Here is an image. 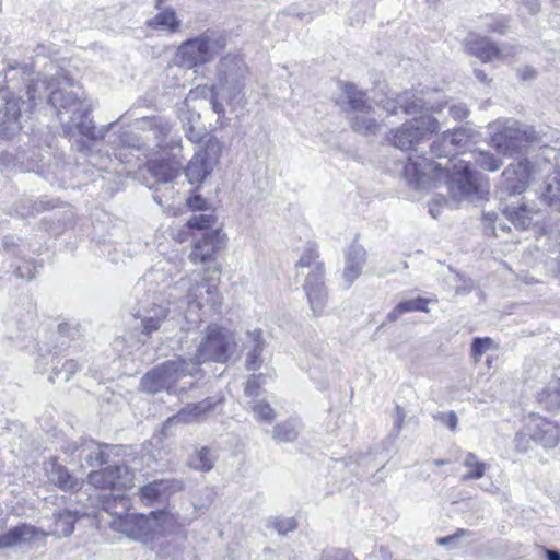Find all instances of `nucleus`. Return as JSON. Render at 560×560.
Here are the masks:
<instances>
[{
	"mask_svg": "<svg viewBox=\"0 0 560 560\" xmlns=\"http://www.w3.org/2000/svg\"><path fill=\"white\" fill-rule=\"evenodd\" d=\"M492 346L493 341L489 337L475 338L471 343V355L474 357L475 361L479 362L481 357L486 353L487 350L491 349Z\"/></svg>",
	"mask_w": 560,
	"mask_h": 560,
	"instance_id": "obj_46",
	"label": "nucleus"
},
{
	"mask_svg": "<svg viewBox=\"0 0 560 560\" xmlns=\"http://www.w3.org/2000/svg\"><path fill=\"white\" fill-rule=\"evenodd\" d=\"M303 289L314 315H322L327 302L323 262H315L314 268L306 273Z\"/></svg>",
	"mask_w": 560,
	"mask_h": 560,
	"instance_id": "obj_16",
	"label": "nucleus"
},
{
	"mask_svg": "<svg viewBox=\"0 0 560 560\" xmlns=\"http://www.w3.org/2000/svg\"><path fill=\"white\" fill-rule=\"evenodd\" d=\"M78 517L71 511L65 510L55 515L52 534L57 537H67L72 534Z\"/></svg>",
	"mask_w": 560,
	"mask_h": 560,
	"instance_id": "obj_36",
	"label": "nucleus"
},
{
	"mask_svg": "<svg viewBox=\"0 0 560 560\" xmlns=\"http://www.w3.org/2000/svg\"><path fill=\"white\" fill-rule=\"evenodd\" d=\"M376 557H378L381 560H392V556L383 547L378 549ZM353 560L357 559L353 557Z\"/></svg>",
	"mask_w": 560,
	"mask_h": 560,
	"instance_id": "obj_62",
	"label": "nucleus"
},
{
	"mask_svg": "<svg viewBox=\"0 0 560 560\" xmlns=\"http://www.w3.org/2000/svg\"><path fill=\"white\" fill-rule=\"evenodd\" d=\"M483 218L487 222H489V224H491V229H492V233L493 235H498V229H500L501 231L505 232L506 230H510V228H508L505 224H502V223H499L497 225V220L499 219V214L494 211H487L483 213Z\"/></svg>",
	"mask_w": 560,
	"mask_h": 560,
	"instance_id": "obj_52",
	"label": "nucleus"
},
{
	"mask_svg": "<svg viewBox=\"0 0 560 560\" xmlns=\"http://www.w3.org/2000/svg\"><path fill=\"white\" fill-rule=\"evenodd\" d=\"M191 209L201 210L206 207L207 201L201 196L190 197L187 201Z\"/></svg>",
	"mask_w": 560,
	"mask_h": 560,
	"instance_id": "obj_57",
	"label": "nucleus"
},
{
	"mask_svg": "<svg viewBox=\"0 0 560 560\" xmlns=\"http://www.w3.org/2000/svg\"><path fill=\"white\" fill-rule=\"evenodd\" d=\"M366 260V252L358 245H352L346 255V266L343 269V279L346 288H349L361 275Z\"/></svg>",
	"mask_w": 560,
	"mask_h": 560,
	"instance_id": "obj_27",
	"label": "nucleus"
},
{
	"mask_svg": "<svg viewBox=\"0 0 560 560\" xmlns=\"http://www.w3.org/2000/svg\"><path fill=\"white\" fill-rule=\"evenodd\" d=\"M318 253L313 244H308L302 255L300 256L299 260L295 264V268L298 270H303L304 268H307L308 271L314 268L315 262H319L318 260Z\"/></svg>",
	"mask_w": 560,
	"mask_h": 560,
	"instance_id": "obj_43",
	"label": "nucleus"
},
{
	"mask_svg": "<svg viewBox=\"0 0 560 560\" xmlns=\"http://www.w3.org/2000/svg\"><path fill=\"white\" fill-rule=\"evenodd\" d=\"M49 103L57 109L60 121L66 118L63 114L77 115V113H85L91 110V105L82 100L78 93L68 90L52 91L48 98Z\"/></svg>",
	"mask_w": 560,
	"mask_h": 560,
	"instance_id": "obj_18",
	"label": "nucleus"
},
{
	"mask_svg": "<svg viewBox=\"0 0 560 560\" xmlns=\"http://www.w3.org/2000/svg\"><path fill=\"white\" fill-rule=\"evenodd\" d=\"M79 370V364L74 360H67L62 368H58L57 365H54V374L49 376V381L51 383L55 382V378L58 377L61 373L65 374L63 381L68 382L70 377Z\"/></svg>",
	"mask_w": 560,
	"mask_h": 560,
	"instance_id": "obj_47",
	"label": "nucleus"
},
{
	"mask_svg": "<svg viewBox=\"0 0 560 560\" xmlns=\"http://www.w3.org/2000/svg\"><path fill=\"white\" fill-rule=\"evenodd\" d=\"M260 375H250L246 382V386L244 389L245 395L250 398V400L260 399V384H259Z\"/></svg>",
	"mask_w": 560,
	"mask_h": 560,
	"instance_id": "obj_49",
	"label": "nucleus"
},
{
	"mask_svg": "<svg viewBox=\"0 0 560 560\" xmlns=\"http://www.w3.org/2000/svg\"><path fill=\"white\" fill-rule=\"evenodd\" d=\"M108 446L101 445L93 440L84 441L75 451L79 458L86 463L89 467H98L108 462V455L104 448Z\"/></svg>",
	"mask_w": 560,
	"mask_h": 560,
	"instance_id": "obj_29",
	"label": "nucleus"
},
{
	"mask_svg": "<svg viewBox=\"0 0 560 560\" xmlns=\"http://www.w3.org/2000/svg\"><path fill=\"white\" fill-rule=\"evenodd\" d=\"M529 435L544 447L553 448L560 441V428L541 417H533L528 425Z\"/></svg>",
	"mask_w": 560,
	"mask_h": 560,
	"instance_id": "obj_22",
	"label": "nucleus"
},
{
	"mask_svg": "<svg viewBox=\"0 0 560 560\" xmlns=\"http://www.w3.org/2000/svg\"><path fill=\"white\" fill-rule=\"evenodd\" d=\"M439 92H419L411 93L406 92L404 95H400L397 100H382L380 101L382 107L390 115L397 114L398 107L402 108L404 113L407 115L422 113L424 110L438 112L441 110L443 105L438 102Z\"/></svg>",
	"mask_w": 560,
	"mask_h": 560,
	"instance_id": "obj_12",
	"label": "nucleus"
},
{
	"mask_svg": "<svg viewBox=\"0 0 560 560\" xmlns=\"http://www.w3.org/2000/svg\"><path fill=\"white\" fill-rule=\"evenodd\" d=\"M189 465L197 470H210L213 466V457L211 456L210 450L208 447H202L197 451L190 456Z\"/></svg>",
	"mask_w": 560,
	"mask_h": 560,
	"instance_id": "obj_41",
	"label": "nucleus"
},
{
	"mask_svg": "<svg viewBox=\"0 0 560 560\" xmlns=\"http://www.w3.org/2000/svg\"><path fill=\"white\" fill-rule=\"evenodd\" d=\"M497 131L491 137L492 145L505 155L521 153L534 140V129L516 120L508 119L491 125Z\"/></svg>",
	"mask_w": 560,
	"mask_h": 560,
	"instance_id": "obj_8",
	"label": "nucleus"
},
{
	"mask_svg": "<svg viewBox=\"0 0 560 560\" xmlns=\"http://www.w3.org/2000/svg\"><path fill=\"white\" fill-rule=\"evenodd\" d=\"M147 25L154 30H163L174 33L178 31L180 21L177 19L175 11L167 8L158 13L153 19L149 20Z\"/></svg>",
	"mask_w": 560,
	"mask_h": 560,
	"instance_id": "obj_33",
	"label": "nucleus"
},
{
	"mask_svg": "<svg viewBox=\"0 0 560 560\" xmlns=\"http://www.w3.org/2000/svg\"><path fill=\"white\" fill-rule=\"evenodd\" d=\"M470 156L474 160H468L469 166H471V164L475 163L476 165L480 166L482 170L489 171V172H495V171L500 170L502 166V161L500 159L495 158L490 152L479 151V152L471 153ZM469 172L474 173L476 175V179H477V190L469 196V197H471L475 194H478V191H479L480 174L472 171L471 167H469Z\"/></svg>",
	"mask_w": 560,
	"mask_h": 560,
	"instance_id": "obj_30",
	"label": "nucleus"
},
{
	"mask_svg": "<svg viewBox=\"0 0 560 560\" xmlns=\"http://www.w3.org/2000/svg\"><path fill=\"white\" fill-rule=\"evenodd\" d=\"M465 49L469 55L483 62L508 61L517 52V48L513 45L503 44L498 46L488 37L475 33L469 34L466 38Z\"/></svg>",
	"mask_w": 560,
	"mask_h": 560,
	"instance_id": "obj_14",
	"label": "nucleus"
},
{
	"mask_svg": "<svg viewBox=\"0 0 560 560\" xmlns=\"http://www.w3.org/2000/svg\"><path fill=\"white\" fill-rule=\"evenodd\" d=\"M463 465L468 469V471L462 476V481H467L469 479H480L485 476L486 470L489 468V465L479 460L474 453H468L465 456Z\"/></svg>",
	"mask_w": 560,
	"mask_h": 560,
	"instance_id": "obj_39",
	"label": "nucleus"
},
{
	"mask_svg": "<svg viewBox=\"0 0 560 560\" xmlns=\"http://www.w3.org/2000/svg\"><path fill=\"white\" fill-rule=\"evenodd\" d=\"M542 551L546 555L547 560H560V552L542 547Z\"/></svg>",
	"mask_w": 560,
	"mask_h": 560,
	"instance_id": "obj_60",
	"label": "nucleus"
},
{
	"mask_svg": "<svg viewBox=\"0 0 560 560\" xmlns=\"http://www.w3.org/2000/svg\"><path fill=\"white\" fill-rule=\"evenodd\" d=\"M537 153L530 159L510 164L502 173L501 189L510 195H520L532 180L541 178L544 163H535Z\"/></svg>",
	"mask_w": 560,
	"mask_h": 560,
	"instance_id": "obj_10",
	"label": "nucleus"
},
{
	"mask_svg": "<svg viewBox=\"0 0 560 560\" xmlns=\"http://www.w3.org/2000/svg\"><path fill=\"white\" fill-rule=\"evenodd\" d=\"M35 86L30 84L26 91L27 101L15 98L8 94L3 95L2 100L5 101V103L0 106V129H9L12 124L18 122L23 110L31 112L35 106Z\"/></svg>",
	"mask_w": 560,
	"mask_h": 560,
	"instance_id": "obj_17",
	"label": "nucleus"
},
{
	"mask_svg": "<svg viewBox=\"0 0 560 560\" xmlns=\"http://www.w3.org/2000/svg\"><path fill=\"white\" fill-rule=\"evenodd\" d=\"M489 31L490 32H494V33L503 34L504 33V26H503V24H497V25H493V26H489Z\"/></svg>",
	"mask_w": 560,
	"mask_h": 560,
	"instance_id": "obj_63",
	"label": "nucleus"
},
{
	"mask_svg": "<svg viewBox=\"0 0 560 560\" xmlns=\"http://www.w3.org/2000/svg\"><path fill=\"white\" fill-rule=\"evenodd\" d=\"M342 91L348 98V103L351 108L357 113H363L368 108H371L366 105L365 93L359 91L357 86L352 83H345L342 85Z\"/></svg>",
	"mask_w": 560,
	"mask_h": 560,
	"instance_id": "obj_40",
	"label": "nucleus"
},
{
	"mask_svg": "<svg viewBox=\"0 0 560 560\" xmlns=\"http://www.w3.org/2000/svg\"><path fill=\"white\" fill-rule=\"evenodd\" d=\"M265 346L266 342L262 338V331L260 329H255L246 334L244 347L247 350L245 360V366L247 371H256L261 366L264 362L261 353L265 349Z\"/></svg>",
	"mask_w": 560,
	"mask_h": 560,
	"instance_id": "obj_26",
	"label": "nucleus"
},
{
	"mask_svg": "<svg viewBox=\"0 0 560 560\" xmlns=\"http://www.w3.org/2000/svg\"><path fill=\"white\" fill-rule=\"evenodd\" d=\"M405 417H406V413H405V410L402 409V407L397 406L396 407V424H395V428H396L398 433L400 432V430L402 428V423H404Z\"/></svg>",
	"mask_w": 560,
	"mask_h": 560,
	"instance_id": "obj_59",
	"label": "nucleus"
},
{
	"mask_svg": "<svg viewBox=\"0 0 560 560\" xmlns=\"http://www.w3.org/2000/svg\"><path fill=\"white\" fill-rule=\"evenodd\" d=\"M471 137V131L467 130L466 128H457L454 129L453 131L444 132L441 139L434 141L431 144V153L438 158L445 156L447 158V160H463L462 158L458 156L459 152H452L451 148L466 145Z\"/></svg>",
	"mask_w": 560,
	"mask_h": 560,
	"instance_id": "obj_19",
	"label": "nucleus"
},
{
	"mask_svg": "<svg viewBox=\"0 0 560 560\" xmlns=\"http://www.w3.org/2000/svg\"><path fill=\"white\" fill-rule=\"evenodd\" d=\"M299 436L298 423L293 420H287L277 423L272 430V438L277 443H291Z\"/></svg>",
	"mask_w": 560,
	"mask_h": 560,
	"instance_id": "obj_37",
	"label": "nucleus"
},
{
	"mask_svg": "<svg viewBox=\"0 0 560 560\" xmlns=\"http://www.w3.org/2000/svg\"><path fill=\"white\" fill-rule=\"evenodd\" d=\"M152 127L158 130L159 136L165 137L171 132L172 126L161 119H152Z\"/></svg>",
	"mask_w": 560,
	"mask_h": 560,
	"instance_id": "obj_56",
	"label": "nucleus"
},
{
	"mask_svg": "<svg viewBox=\"0 0 560 560\" xmlns=\"http://www.w3.org/2000/svg\"><path fill=\"white\" fill-rule=\"evenodd\" d=\"M46 534L31 525H20L0 535V549L44 539Z\"/></svg>",
	"mask_w": 560,
	"mask_h": 560,
	"instance_id": "obj_24",
	"label": "nucleus"
},
{
	"mask_svg": "<svg viewBox=\"0 0 560 560\" xmlns=\"http://www.w3.org/2000/svg\"><path fill=\"white\" fill-rule=\"evenodd\" d=\"M535 163H544L541 200L551 209L560 211V150L549 145L540 148Z\"/></svg>",
	"mask_w": 560,
	"mask_h": 560,
	"instance_id": "obj_9",
	"label": "nucleus"
},
{
	"mask_svg": "<svg viewBox=\"0 0 560 560\" xmlns=\"http://www.w3.org/2000/svg\"><path fill=\"white\" fill-rule=\"evenodd\" d=\"M320 560H353V556L342 549H327L322 553Z\"/></svg>",
	"mask_w": 560,
	"mask_h": 560,
	"instance_id": "obj_51",
	"label": "nucleus"
},
{
	"mask_svg": "<svg viewBox=\"0 0 560 560\" xmlns=\"http://www.w3.org/2000/svg\"><path fill=\"white\" fill-rule=\"evenodd\" d=\"M90 112L85 113H77V115H70L68 119H65L62 122L63 131L68 136H73L74 130H77L82 136L92 139H103L104 131H96L95 127L91 119H89L88 115Z\"/></svg>",
	"mask_w": 560,
	"mask_h": 560,
	"instance_id": "obj_25",
	"label": "nucleus"
},
{
	"mask_svg": "<svg viewBox=\"0 0 560 560\" xmlns=\"http://www.w3.org/2000/svg\"><path fill=\"white\" fill-rule=\"evenodd\" d=\"M213 401L212 398H206L197 404H189L176 415L167 418L163 424L165 431L170 430L173 424L176 423H192L202 420L208 412H210L214 406L219 402Z\"/></svg>",
	"mask_w": 560,
	"mask_h": 560,
	"instance_id": "obj_20",
	"label": "nucleus"
},
{
	"mask_svg": "<svg viewBox=\"0 0 560 560\" xmlns=\"http://www.w3.org/2000/svg\"><path fill=\"white\" fill-rule=\"evenodd\" d=\"M37 266L34 261H31V260H27V261H23L22 265H19L16 268H15V276L20 279H24V280H32L33 278H35L36 273H37Z\"/></svg>",
	"mask_w": 560,
	"mask_h": 560,
	"instance_id": "obj_48",
	"label": "nucleus"
},
{
	"mask_svg": "<svg viewBox=\"0 0 560 560\" xmlns=\"http://www.w3.org/2000/svg\"><path fill=\"white\" fill-rule=\"evenodd\" d=\"M268 524L280 535H285L296 528V522L292 517H273L268 521Z\"/></svg>",
	"mask_w": 560,
	"mask_h": 560,
	"instance_id": "obj_45",
	"label": "nucleus"
},
{
	"mask_svg": "<svg viewBox=\"0 0 560 560\" xmlns=\"http://www.w3.org/2000/svg\"><path fill=\"white\" fill-rule=\"evenodd\" d=\"M436 418L440 421H442L445 425H447L448 429L452 431H454L457 427L458 418L454 411L443 412Z\"/></svg>",
	"mask_w": 560,
	"mask_h": 560,
	"instance_id": "obj_54",
	"label": "nucleus"
},
{
	"mask_svg": "<svg viewBox=\"0 0 560 560\" xmlns=\"http://www.w3.org/2000/svg\"><path fill=\"white\" fill-rule=\"evenodd\" d=\"M225 46L226 39L222 34L207 30L183 42L176 50V58L180 67L190 70L212 62Z\"/></svg>",
	"mask_w": 560,
	"mask_h": 560,
	"instance_id": "obj_4",
	"label": "nucleus"
},
{
	"mask_svg": "<svg viewBox=\"0 0 560 560\" xmlns=\"http://www.w3.org/2000/svg\"><path fill=\"white\" fill-rule=\"evenodd\" d=\"M49 479L62 490H74L81 487L80 481L71 476L66 467L51 463Z\"/></svg>",
	"mask_w": 560,
	"mask_h": 560,
	"instance_id": "obj_34",
	"label": "nucleus"
},
{
	"mask_svg": "<svg viewBox=\"0 0 560 560\" xmlns=\"http://www.w3.org/2000/svg\"><path fill=\"white\" fill-rule=\"evenodd\" d=\"M237 342L232 330L218 325L208 326L205 337L198 346L191 364L197 366L207 361L226 362L236 351Z\"/></svg>",
	"mask_w": 560,
	"mask_h": 560,
	"instance_id": "obj_6",
	"label": "nucleus"
},
{
	"mask_svg": "<svg viewBox=\"0 0 560 560\" xmlns=\"http://www.w3.org/2000/svg\"><path fill=\"white\" fill-rule=\"evenodd\" d=\"M180 139H172L166 144H160L164 155L160 159L148 162L149 172L155 177L158 183H170L176 178L182 168Z\"/></svg>",
	"mask_w": 560,
	"mask_h": 560,
	"instance_id": "obj_13",
	"label": "nucleus"
},
{
	"mask_svg": "<svg viewBox=\"0 0 560 560\" xmlns=\"http://www.w3.org/2000/svg\"><path fill=\"white\" fill-rule=\"evenodd\" d=\"M351 124L355 131L364 135H374L380 128L371 108L363 110V113H357L351 118Z\"/></svg>",
	"mask_w": 560,
	"mask_h": 560,
	"instance_id": "obj_35",
	"label": "nucleus"
},
{
	"mask_svg": "<svg viewBox=\"0 0 560 560\" xmlns=\"http://www.w3.org/2000/svg\"><path fill=\"white\" fill-rule=\"evenodd\" d=\"M56 357L51 353H48L47 355H40V358L37 361V369L42 372L45 371L46 365L50 362L54 363Z\"/></svg>",
	"mask_w": 560,
	"mask_h": 560,
	"instance_id": "obj_58",
	"label": "nucleus"
},
{
	"mask_svg": "<svg viewBox=\"0 0 560 560\" xmlns=\"http://www.w3.org/2000/svg\"><path fill=\"white\" fill-rule=\"evenodd\" d=\"M249 406L257 420L271 422L276 412L265 399L250 400Z\"/></svg>",
	"mask_w": 560,
	"mask_h": 560,
	"instance_id": "obj_42",
	"label": "nucleus"
},
{
	"mask_svg": "<svg viewBox=\"0 0 560 560\" xmlns=\"http://www.w3.org/2000/svg\"><path fill=\"white\" fill-rule=\"evenodd\" d=\"M503 214L516 229L527 230L534 224L539 211L534 206L522 202L517 206H509Z\"/></svg>",
	"mask_w": 560,
	"mask_h": 560,
	"instance_id": "obj_28",
	"label": "nucleus"
},
{
	"mask_svg": "<svg viewBox=\"0 0 560 560\" xmlns=\"http://www.w3.org/2000/svg\"><path fill=\"white\" fill-rule=\"evenodd\" d=\"M439 130V121L430 115H422L393 131L390 143L402 150H417V145L427 135Z\"/></svg>",
	"mask_w": 560,
	"mask_h": 560,
	"instance_id": "obj_11",
	"label": "nucleus"
},
{
	"mask_svg": "<svg viewBox=\"0 0 560 560\" xmlns=\"http://www.w3.org/2000/svg\"><path fill=\"white\" fill-rule=\"evenodd\" d=\"M183 128H184L186 137L192 143H200L203 140L205 136H206V132H205L203 128H201L199 126H195L190 121L187 122V124H184Z\"/></svg>",
	"mask_w": 560,
	"mask_h": 560,
	"instance_id": "obj_50",
	"label": "nucleus"
},
{
	"mask_svg": "<svg viewBox=\"0 0 560 560\" xmlns=\"http://www.w3.org/2000/svg\"><path fill=\"white\" fill-rule=\"evenodd\" d=\"M215 224V217L210 213L194 214L186 223V228L203 230L209 229Z\"/></svg>",
	"mask_w": 560,
	"mask_h": 560,
	"instance_id": "obj_44",
	"label": "nucleus"
},
{
	"mask_svg": "<svg viewBox=\"0 0 560 560\" xmlns=\"http://www.w3.org/2000/svg\"><path fill=\"white\" fill-rule=\"evenodd\" d=\"M103 509L114 517L110 526L128 537L141 540L150 532V520L144 515L129 514L130 501L122 494L112 495L103 502Z\"/></svg>",
	"mask_w": 560,
	"mask_h": 560,
	"instance_id": "obj_5",
	"label": "nucleus"
},
{
	"mask_svg": "<svg viewBox=\"0 0 560 560\" xmlns=\"http://www.w3.org/2000/svg\"><path fill=\"white\" fill-rule=\"evenodd\" d=\"M195 371L190 360L180 358L167 360L145 373L140 386L144 392L152 394L162 390L168 394H182L192 386V382L185 378L192 376Z\"/></svg>",
	"mask_w": 560,
	"mask_h": 560,
	"instance_id": "obj_3",
	"label": "nucleus"
},
{
	"mask_svg": "<svg viewBox=\"0 0 560 560\" xmlns=\"http://www.w3.org/2000/svg\"><path fill=\"white\" fill-rule=\"evenodd\" d=\"M474 73L479 82H481L483 84H488L491 82V79L488 78V75L486 74V72L483 70L476 69Z\"/></svg>",
	"mask_w": 560,
	"mask_h": 560,
	"instance_id": "obj_61",
	"label": "nucleus"
},
{
	"mask_svg": "<svg viewBox=\"0 0 560 560\" xmlns=\"http://www.w3.org/2000/svg\"><path fill=\"white\" fill-rule=\"evenodd\" d=\"M171 487L172 482L170 480H154L153 482L140 488V499L144 504L151 505L165 495L170 491Z\"/></svg>",
	"mask_w": 560,
	"mask_h": 560,
	"instance_id": "obj_32",
	"label": "nucleus"
},
{
	"mask_svg": "<svg viewBox=\"0 0 560 560\" xmlns=\"http://www.w3.org/2000/svg\"><path fill=\"white\" fill-rule=\"evenodd\" d=\"M215 163L207 151H197L185 168L187 180L191 185L203 183L213 171Z\"/></svg>",
	"mask_w": 560,
	"mask_h": 560,
	"instance_id": "obj_23",
	"label": "nucleus"
},
{
	"mask_svg": "<svg viewBox=\"0 0 560 560\" xmlns=\"http://www.w3.org/2000/svg\"><path fill=\"white\" fill-rule=\"evenodd\" d=\"M136 467L130 469L127 465H114L104 469L93 470L88 475V482L95 488L127 489L133 486Z\"/></svg>",
	"mask_w": 560,
	"mask_h": 560,
	"instance_id": "obj_15",
	"label": "nucleus"
},
{
	"mask_svg": "<svg viewBox=\"0 0 560 560\" xmlns=\"http://www.w3.org/2000/svg\"><path fill=\"white\" fill-rule=\"evenodd\" d=\"M246 75L247 67L240 56L229 54L220 59L210 98L212 109L219 116L225 113L222 102L233 107L243 103Z\"/></svg>",
	"mask_w": 560,
	"mask_h": 560,
	"instance_id": "obj_2",
	"label": "nucleus"
},
{
	"mask_svg": "<svg viewBox=\"0 0 560 560\" xmlns=\"http://www.w3.org/2000/svg\"><path fill=\"white\" fill-rule=\"evenodd\" d=\"M225 235L219 230L206 232L201 240L195 243L189 258L192 262H207L224 244Z\"/></svg>",
	"mask_w": 560,
	"mask_h": 560,
	"instance_id": "obj_21",
	"label": "nucleus"
},
{
	"mask_svg": "<svg viewBox=\"0 0 560 560\" xmlns=\"http://www.w3.org/2000/svg\"><path fill=\"white\" fill-rule=\"evenodd\" d=\"M180 285L190 284L186 295L187 311L185 318L192 325L202 320V310L217 311L221 304V295L218 291V283L212 279L203 278L200 282L191 283L190 279H182Z\"/></svg>",
	"mask_w": 560,
	"mask_h": 560,
	"instance_id": "obj_7",
	"label": "nucleus"
},
{
	"mask_svg": "<svg viewBox=\"0 0 560 560\" xmlns=\"http://www.w3.org/2000/svg\"><path fill=\"white\" fill-rule=\"evenodd\" d=\"M168 311L163 306H155L148 311L143 316V332L150 336L153 331L161 327L163 320L166 319Z\"/></svg>",
	"mask_w": 560,
	"mask_h": 560,
	"instance_id": "obj_38",
	"label": "nucleus"
},
{
	"mask_svg": "<svg viewBox=\"0 0 560 560\" xmlns=\"http://www.w3.org/2000/svg\"><path fill=\"white\" fill-rule=\"evenodd\" d=\"M469 532L466 529H458L454 535L441 537L438 539V544L441 546L450 545L460 537H467Z\"/></svg>",
	"mask_w": 560,
	"mask_h": 560,
	"instance_id": "obj_55",
	"label": "nucleus"
},
{
	"mask_svg": "<svg viewBox=\"0 0 560 560\" xmlns=\"http://www.w3.org/2000/svg\"><path fill=\"white\" fill-rule=\"evenodd\" d=\"M469 161L448 159L445 164L423 156L409 158L404 175L409 183L424 187L445 180L454 199L468 198L477 190L476 175L469 172Z\"/></svg>",
	"mask_w": 560,
	"mask_h": 560,
	"instance_id": "obj_1",
	"label": "nucleus"
},
{
	"mask_svg": "<svg viewBox=\"0 0 560 560\" xmlns=\"http://www.w3.org/2000/svg\"><path fill=\"white\" fill-rule=\"evenodd\" d=\"M448 113L455 120H462L468 116L469 110L465 104L458 103L452 105Z\"/></svg>",
	"mask_w": 560,
	"mask_h": 560,
	"instance_id": "obj_53",
	"label": "nucleus"
},
{
	"mask_svg": "<svg viewBox=\"0 0 560 560\" xmlns=\"http://www.w3.org/2000/svg\"><path fill=\"white\" fill-rule=\"evenodd\" d=\"M529 11L532 13H536L538 11V3L536 0H532V2L529 4Z\"/></svg>",
	"mask_w": 560,
	"mask_h": 560,
	"instance_id": "obj_64",
	"label": "nucleus"
},
{
	"mask_svg": "<svg viewBox=\"0 0 560 560\" xmlns=\"http://www.w3.org/2000/svg\"><path fill=\"white\" fill-rule=\"evenodd\" d=\"M429 299L416 298L408 301L399 302L386 316L388 323L396 322L401 315L410 312H429Z\"/></svg>",
	"mask_w": 560,
	"mask_h": 560,
	"instance_id": "obj_31",
	"label": "nucleus"
}]
</instances>
